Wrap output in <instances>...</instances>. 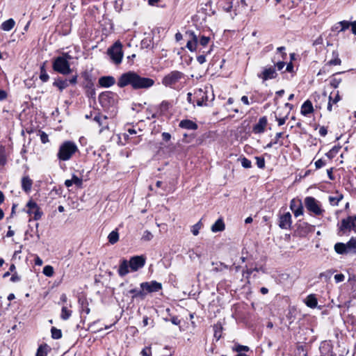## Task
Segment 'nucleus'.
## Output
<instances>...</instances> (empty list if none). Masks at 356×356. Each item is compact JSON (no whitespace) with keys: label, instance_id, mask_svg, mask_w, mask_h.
<instances>
[{"label":"nucleus","instance_id":"53","mask_svg":"<svg viewBox=\"0 0 356 356\" xmlns=\"http://www.w3.org/2000/svg\"><path fill=\"white\" fill-rule=\"evenodd\" d=\"M339 24L341 26V31H343L348 29L350 26L351 22H349L348 21H341Z\"/></svg>","mask_w":356,"mask_h":356},{"label":"nucleus","instance_id":"7","mask_svg":"<svg viewBox=\"0 0 356 356\" xmlns=\"http://www.w3.org/2000/svg\"><path fill=\"white\" fill-rule=\"evenodd\" d=\"M108 55L115 65L120 64L123 58L122 45L121 42L117 41L108 48Z\"/></svg>","mask_w":356,"mask_h":356},{"label":"nucleus","instance_id":"45","mask_svg":"<svg viewBox=\"0 0 356 356\" xmlns=\"http://www.w3.org/2000/svg\"><path fill=\"white\" fill-rule=\"evenodd\" d=\"M98 323V321H95L89 325L88 330H90L92 332L97 333L98 332H100L103 330L102 327H97L96 325Z\"/></svg>","mask_w":356,"mask_h":356},{"label":"nucleus","instance_id":"17","mask_svg":"<svg viewBox=\"0 0 356 356\" xmlns=\"http://www.w3.org/2000/svg\"><path fill=\"white\" fill-rule=\"evenodd\" d=\"M341 99V98L338 90L332 92L328 97L327 110L332 111V106L337 104Z\"/></svg>","mask_w":356,"mask_h":356},{"label":"nucleus","instance_id":"10","mask_svg":"<svg viewBox=\"0 0 356 356\" xmlns=\"http://www.w3.org/2000/svg\"><path fill=\"white\" fill-rule=\"evenodd\" d=\"M116 95L111 91L102 92L99 95V102L103 107H109L115 102Z\"/></svg>","mask_w":356,"mask_h":356},{"label":"nucleus","instance_id":"15","mask_svg":"<svg viewBox=\"0 0 356 356\" xmlns=\"http://www.w3.org/2000/svg\"><path fill=\"white\" fill-rule=\"evenodd\" d=\"M268 120L266 116L259 118V122L255 124L252 128L254 134H262L265 131Z\"/></svg>","mask_w":356,"mask_h":356},{"label":"nucleus","instance_id":"38","mask_svg":"<svg viewBox=\"0 0 356 356\" xmlns=\"http://www.w3.org/2000/svg\"><path fill=\"white\" fill-rule=\"evenodd\" d=\"M47 349L48 346L46 344L40 346L38 348L36 356H47Z\"/></svg>","mask_w":356,"mask_h":356},{"label":"nucleus","instance_id":"16","mask_svg":"<svg viewBox=\"0 0 356 356\" xmlns=\"http://www.w3.org/2000/svg\"><path fill=\"white\" fill-rule=\"evenodd\" d=\"M291 215L289 212H286L280 216L279 226L282 229H289L291 227Z\"/></svg>","mask_w":356,"mask_h":356},{"label":"nucleus","instance_id":"33","mask_svg":"<svg viewBox=\"0 0 356 356\" xmlns=\"http://www.w3.org/2000/svg\"><path fill=\"white\" fill-rule=\"evenodd\" d=\"M340 73H337V74H334L333 76L331 77V79L330 80V86L334 88H338L340 83L341 82V79L337 76Z\"/></svg>","mask_w":356,"mask_h":356},{"label":"nucleus","instance_id":"14","mask_svg":"<svg viewBox=\"0 0 356 356\" xmlns=\"http://www.w3.org/2000/svg\"><path fill=\"white\" fill-rule=\"evenodd\" d=\"M196 104L199 106H206L208 101L207 90L206 88H200L195 92Z\"/></svg>","mask_w":356,"mask_h":356},{"label":"nucleus","instance_id":"47","mask_svg":"<svg viewBox=\"0 0 356 356\" xmlns=\"http://www.w3.org/2000/svg\"><path fill=\"white\" fill-rule=\"evenodd\" d=\"M241 165L244 168H250L252 167L251 161L245 157H243L241 159Z\"/></svg>","mask_w":356,"mask_h":356},{"label":"nucleus","instance_id":"43","mask_svg":"<svg viewBox=\"0 0 356 356\" xmlns=\"http://www.w3.org/2000/svg\"><path fill=\"white\" fill-rule=\"evenodd\" d=\"M343 198V195H340L337 197H332L330 196L329 197V201H330V203L333 205V206H337L339 201L341 200Z\"/></svg>","mask_w":356,"mask_h":356},{"label":"nucleus","instance_id":"4","mask_svg":"<svg viewBox=\"0 0 356 356\" xmlns=\"http://www.w3.org/2000/svg\"><path fill=\"white\" fill-rule=\"evenodd\" d=\"M79 149L75 143L67 140L63 142L59 147L57 157L60 161H68L78 152Z\"/></svg>","mask_w":356,"mask_h":356},{"label":"nucleus","instance_id":"2","mask_svg":"<svg viewBox=\"0 0 356 356\" xmlns=\"http://www.w3.org/2000/svg\"><path fill=\"white\" fill-rule=\"evenodd\" d=\"M146 258L143 255L134 256L128 261L127 259L120 260L119 269L118 270L120 277L127 275L130 270L135 272L143 268L145 264Z\"/></svg>","mask_w":356,"mask_h":356},{"label":"nucleus","instance_id":"62","mask_svg":"<svg viewBox=\"0 0 356 356\" xmlns=\"http://www.w3.org/2000/svg\"><path fill=\"white\" fill-rule=\"evenodd\" d=\"M293 65L291 62L286 64V71L290 73L293 72Z\"/></svg>","mask_w":356,"mask_h":356},{"label":"nucleus","instance_id":"44","mask_svg":"<svg viewBox=\"0 0 356 356\" xmlns=\"http://www.w3.org/2000/svg\"><path fill=\"white\" fill-rule=\"evenodd\" d=\"M275 57L272 60V61L274 63V65L275 67V70L280 71L282 70L284 66L286 65V63L284 62V60H278L277 63H275Z\"/></svg>","mask_w":356,"mask_h":356},{"label":"nucleus","instance_id":"50","mask_svg":"<svg viewBox=\"0 0 356 356\" xmlns=\"http://www.w3.org/2000/svg\"><path fill=\"white\" fill-rule=\"evenodd\" d=\"M153 238V234L148 230L144 232L142 238L145 241H149Z\"/></svg>","mask_w":356,"mask_h":356},{"label":"nucleus","instance_id":"56","mask_svg":"<svg viewBox=\"0 0 356 356\" xmlns=\"http://www.w3.org/2000/svg\"><path fill=\"white\" fill-rule=\"evenodd\" d=\"M325 165V162L323 159H318L315 162V166L319 169Z\"/></svg>","mask_w":356,"mask_h":356},{"label":"nucleus","instance_id":"35","mask_svg":"<svg viewBox=\"0 0 356 356\" xmlns=\"http://www.w3.org/2000/svg\"><path fill=\"white\" fill-rule=\"evenodd\" d=\"M40 79L42 82H47L49 79V76L45 70L44 63L40 67Z\"/></svg>","mask_w":356,"mask_h":356},{"label":"nucleus","instance_id":"9","mask_svg":"<svg viewBox=\"0 0 356 356\" xmlns=\"http://www.w3.org/2000/svg\"><path fill=\"white\" fill-rule=\"evenodd\" d=\"M257 76L264 83L268 80L276 79L278 76V73L275 66L266 65L261 67V72L257 73Z\"/></svg>","mask_w":356,"mask_h":356},{"label":"nucleus","instance_id":"63","mask_svg":"<svg viewBox=\"0 0 356 356\" xmlns=\"http://www.w3.org/2000/svg\"><path fill=\"white\" fill-rule=\"evenodd\" d=\"M197 60L200 64H203L206 62V57L204 55H200L197 57Z\"/></svg>","mask_w":356,"mask_h":356},{"label":"nucleus","instance_id":"36","mask_svg":"<svg viewBox=\"0 0 356 356\" xmlns=\"http://www.w3.org/2000/svg\"><path fill=\"white\" fill-rule=\"evenodd\" d=\"M129 293L130 294H132L133 298L137 297H144L145 296V293L143 291L142 289L140 290H138L137 289H132L129 291Z\"/></svg>","mask_w":356,"mask_h":356},{"label":"nucleus","instance_id":"48","mask_svg":"<svg viewBox=\"0 0 356 356\" xmlns=\"http://www.w3.org/2000/svg\"><path fill=\"white\" fill-rule=\"evenodd\" d=\"M255 159L257 161V165L258 168H264L265 167V160L263 157H260V156H256L255 157Z\"/></svg>","mask_w":356,"mask_h":356},{"label":"nucleus","instance_id":"24","mask_svg":"<svg viewBox=\"0 0 356 356\" xmlns=\"http://www.w3.org/2000/svg\"><path fill=\"white\" fill-rule=\"evenodd\" d=\"M82 184V179L79 178L76 175H73L71 179H67L65 181V185L67 187H70L73 184H75L76 186H81Z\"/></svg>","mask_w":356,"mask_h":356},{"label":"nucleus","instance_id":"3","mask_svg":"<svg viewBox=\"0 0 356 356\" xmlns=\"http://www.w3.org/2000/svg\"><path fill=\"white\" fill-rule=\"evenodd\" d=\"M72 59V56L67 53L63 54L60 56L56 57L53 61V69L54 71L67 75L72 72L69 60Z\"/></svg>","mask_w":356,"mask_h":356},{"label":"nucleus","instance_id":"12","mask_svg":"<svg viewBox=\"0 0 356 356\" xmlns=\"http://www.w3.org/2000/svg\"><path fill=\"white\" fill-rule=\"evenodd\" d=\"M26 212L29 216H33V220H38L41 218L42 212L40 211L38 205L33 201L30 200L26 204Z\"/></svg>","mask_w":356,"mask_h":356},{"label":"nucleus","instance_id":"18","mask_svg":"<svg viewBox=\"0 0 356 356\" xmlns=\"http://www.w3.org/2000/svg\"><path fill=\"white\" fill-rule=\"evenodd\" d=\"M98 83L103 88H109L115 83V79L112 76H104L99 79Z\"/></svg>","mask_w":356,"mask_h":356},{"label":"nucleus","instance_id":"28","mask_svg":"<svg viewBox=\"0 0 356 356\" xmlns=\"http://www.w3.org/2000/svg\"><path fill=\"white\" fill-rule=\"evenodd\" d=\"M346 246L347 247L348 252L356 253V238H351L350 241L346 243Z\"/></svg>","mask_w":356,"mask_h":356},{"label":"nucleus","instance_id":"55","mask_svg":"<svg viewBox=\"0 0 356 356\" xmlns=\"http://www.w3.org/2000/svg\"><path fill=\"white\" fill-rule=\"evenodd\" d=\"M142 356H150L151 355V348L146 347L143 348L141 351Z\"/></svg>","mask_w":356,"mask_h":356},{"label":"nucleus","instance_id":"22","mask_svg":"<svg viewBox=\"0 0 356 356\" xmlns=\"http://www.w3.org/2000/svg\"><path fill=\"white\" fill-rule=\"evenodd\" d=\"M225 223H224L222 219L219 218L211 226V229L213 232H218L223 231L225 229Z\"/></svg>","mask_w":356,"mask_h":356},{"label":"nucleus","instance_id":"34","mask_svg":"<svg viewBox=\"0 0 356 356\" xmlns=\"http://www.w3.org/2000/svg\"><path fill=\"white\" fill-rule=\"evenodd\" d=\"M172 106L170 102L168 101H163L159 105V110L161 113L163 114L167 112L169 108Z\"/></svg>","mask_w":356,"mask_h":356},{"label":"nucleus","instance_id":"31","mask_svg":"<svg viewBox=\"0 0 356 356\" xmlns=\"http://www.w3.org/2000/svg\"><path fill=\"white\" fill-rule=\"evenodd\" d=\"M72 315V311L67 306H63L61 309L60 318L66 321L70 318Z\"/></svg>","mask_w":356,"mask_h":356},{"label":"nucleus","instance_id":"49","mask_svg":"<svg viewBox=\"0 0 356 356\" xmlns=\"http://www.w3.org/2000/svg\"><path fill=\"white\" fill-rule=\"evenodd\" d=\"M106 119L107 118L106 116H102L100 115H97L94 118V120L97 122L99 126H103V121L106 120Z\"/></svg>","mask_w":356,"mask_h":356},{"label":"nucleus","instance_id":"29","mask_svg":"<svg viewBox=\"0 0 356 356\" xmlns=\"http://www.w3.org/2000/svg\"><path fill=\"white\" fill-rule=\"evenodd\" d=\"M108 242L111 244L116 243L119 240V234L118 229L112 231L108 236Z\"/></svg>","mask_w":356,"mask_h":356},{"label":"nucleus","instance_id":"51","mask_svg":"<svg viewBox=\"0 0 356 356\" xmlns=\"http://www.w3.org/2000/svg\"><path fill=\"white\" fill-rule=\"evenodd\" d=\"M285 47H280L277 49V53L280 54V57L282 60H285L286 58V53L285 52Z\"/></svg>","mask_w":356,"mask_h":356},{"label":"nucleus","instance_id":"58","mask_svg":"<svg viewBox=\"0 0 356 356\" xmlns=\"http://www.w3.org/2000/svg\"><path fill=\"white\" fill-rule=\"evenodd\" d=\"M319 134L321 135V136H325L327 134V128L325 127H321L320 129H319Z\"/></svg>","mask_w":356,"mask_h":356},{"label":"nucleus","instance_id":"37","mask_svg":"<svg viewBox=\"0 0 356 356\" xmlns=\"http://www.w3.org/2000/svg\"><path fill=\"white\" fill-rule=\"evenodd\" d=\"M332 54H333L334 58H332L330 61H328L327 64L329 65H340L341 61V59L338 57V53L336 51H333Z\"/></svg>","mask_w":356,"mask_h":356},{"label":"nucleus","instance_id":"61","mask_svg":"<svg viewBox=\"0 0 356 356\" xmlns=\"http://www.w3.org/2000/svg\"><path fill=\"white\" fill-rule=\"evenodd\" d=\"M77 74L72 76L71 79L68 80V83H70V84L75 85L77 83Z\"/></svg>","mask_w":356,"mask_h":356},{"label":"nucleus","instance_id":"11","mask_svg":"<svg viewBox=\"0 0 356 356\" xmlns=\"http://www.w3.org/2000/svg\"><path fill=\"white\" fill-rule=\"evenodd\" d=\"M140 289L147 293L158 292L162 289V284L156 281L145 282L140 284Z\"/></svg>","mask_w":356,"mask_h":356},{"label":"nucleus","instance_id":"13","mask_svg":"<svg viewBox=\"0 0 356 356\" xmlns=\"http://www.w3.org/2000/svg\"><path fill=\"white\" fill-rule=\"evenodd\" d=\"M186 35L188 38L186 48L191 51H196L198 44V35L192 31H186Z\"/></svg>","mask_w":356,"mask_h":356},{"label":"nucleus","instance_id":"6","mask_svg":"<svg viewBox=\"0 0 356 356\" xmlns=\"http://www.w3.org/2000/svg\"><path fill=\"white\" fill-rule=\"evenodd\" d=\"M304 203L306 209L314 216H323L325 211L318 200L313 197L308 196L305 198Z\"/></svg>","mask_w":356,"mask_h":356},{"label":"nucleus","instance_id":"21","mask_svg":"<svg viewBox=\"0 0 356 356\" xmlns=\"http://www.w3.org/2000/svg\"><path fill=\"white\" fill-rule=\"evenodd\" d=\"M33 185V181L29 176H24L22 179V188L26 193L30 192Z\"/></svg>","mask_w":356,"mask_h":356},{"label":"nucleus","instance_id":"54","mask_svg":"<svg viewBox=\"0 0 356 356\" xmlns=\"http://www.w3.org/2000/svg\"><path fill=\"white\" fill-rule=\"evenodd\" d=\"M90 312V308L88 307V303L83 302L81 303V313H85L86 314H88Z\"/></svg>","mask_w":356,"mask_h":356},{"label":"nucleus","instance_id":"25","mask_svg":"<svg viewBox=\"0 0 356 356\" xmlns=\"http://www.w3.org/2000/svg\"><path fill=\"white\" fill-rule=\"evenodd\" d=\"M15 25V20L13 19L10 18V19L3 22L1 25V28L2 30H3L5 31H9L13 29Z\"/></svg>","mask_w":356,"mask_h":356},{"label":"nucleus","instance_id":"1","mask_svg":"<svg viewBox=\"0 0 356 356\" xmlns=\"http://www.w3.org/2000/svg\"><path fill=\"white\" fill-rule=\"evenodd\" d=\"M154 80L140 76L134 71H129L120 75L117 85L119 88L131 86L133 90H147L154 85Z\"/></svg>","mask_w":356,"mask_h":356},{"label":"nucleus","instance_id":"30","mask_svg":"<svg viewBox=\"0 0 356 356\" xmlns=\"http://www.w3.org/2000/svg\"><path fill=\"white\" fill-rule=\"evenodd\" d=\"M7 162V156L6 148L3 145H0V166H3Z\"/></svg>","mask_w":356,"mask_h":356},{"label":"nucleus","instance_id":"26","mask_svg":"<svg viewBox=\"0 0 356 356\" xmlns=\"http://www.w3.org/2000/svg\"><path fill=\"white\" fill-rule=\"evenodd\" d=\"M347 247L346 246V243H337L334 245V250L339 254H348Z\"/></svg>","mask_w":356,"mask_h":356},{"label":"nucleus","instance_id":"59","mask_svg":"<svg viewBox=\"0 0 356 356\" xmlns=\"http://www.w3.org/2000/svg\"><path fill=\"white\" fill-rule=\"evenodd\" d=\"M40 140L42 141V143H46L49 141V139H48V135L46 134L44 132H42L41 134H40Z\"/></svg>","mask_w":356,"mask_h":356},{"label":"nucleus","instance_id":"52","mask_svg":"<svg viewBox=\"0 0 356 356\" xmlns=\"http://www.w3.org/2000/svg\"><path fill=\"white\" fill-rule=\"evenodd\" d=\"M253 273V270L250 268H247L245 270L243 271V277L247 280V282H249V278L250 275Z\"/></svg>","mask_w":356,"mask_h":356},{"label":"nucleus","instance_id":"32","mask_svg":"<svg viewBox=\"0 0 356 356\" xmlns=\"http://www.w3.org/2000/svg\"><path fill=\"white\" fill-rule=\"evenodd\" d=\"M293 200L291 202L290 207H291V209L293 211L294 216L296 217H298L299 216L302 215L303 214V207H302V204L300 203L299 205L296 207V209H294L293 207Z\"/></svg>","mask_w":356,"mask_h":356},{"label":"nucleus","instance_id":"23","mask_svg":"<svg viewBox=\"0 0 356 356\" xmlns=\"http://www.w3.org/2000/svg\"><path fill=\"white\" fill-rule=\"evenodd\" d=\"M53 86L57 87L58 90L62 92L64 89L68 87V80L67 79H61L60 78L56 79L53 83Z\"/></svg>","mask_w":356,"mask_h":356},{"label":"nucleus","instance_id":"60","mask_svg":"<svg viewBox=\"0 0 356 356\" xmlns=\"http://www.w3.org/2000/svg\"><path fill=\"white\" fill-rule=\"evenodd\" d=\"M162 138L163 140L168 142L171 139V135L168 132H163L162 134Z\"/></svg>","mask_w":356,"mask_h":356},{"label":"nucleus","instance_id":"42","mask_svg":"<svg viewBox=\"0 0 356 356\" xmlns=\"http://www.w3.org/2000/svg\"><path fill=\"white\" fill-rule=\"evenodd\" d=\"M210 41V38L204 35H198V44L202 47L207 46Z\"/></svg>","mask_w":356,"mask_h":356},{"label":"nucleus","instance_id":"8","mask_svg":"<svg viewBox=\"0 0 356 356\" xmlns=\"http://www.w3.org/2000/svg\"><path fill=\"white\" fill-rule=\"evenodd\" d=\"M184 77L181 72L174 70L166 74L162 79V83L170 88H173L181 79Z\"/></svg>","mask_w":356,"mask_h":356},{"label":"nucleus","instance_id":"39","mask_svg":"<svg viewBox=\"0 0 356 356\" xmlns=\"http://www.w3.org/2000/svg\"><path fill=\"white\" fill-rule=\"evenodd\" d=\"M51 337L54 339H59L62 337V332L60 330L52 327L51 329Z\"/></svg>","mask_w":356,"mask_h":356},{"label":"nucleus","instance_id":"19","mask_svg":"<svg viewBox=\"0 0 356 356\" xmlns=\"http://www.w3.org/2000/svg\"><path fill=\"white\" fill-rule=\"evenodd\" d=\"M179 126L188 130H196L198 128L197 124L191 120H183L179 122Z\"/></svg>","mask_w":356,"mask_h":356},{"label":"nucleus","instance_id":"20","mask_svg":"<svg viewBox=\"0 0 356 356\" xmlns=\"http://www.w3.org/2000/svg\"><path fill=\"white\" fill-rule=\"evenodd\" d=\"M314 111L312 102L309 100L305 101L301 106V113L306 116Z\"/></svg>","mask_w":356,"mask_h":356},{"label":"nucleus","instance_id":"64","mask_svg":"<svg viewBox=\"0 0 356 356\" xmlns=\"http://www.w3.org/2000/svg\"><path fill=\"white\" fill-rule=\"evenodd\" d=\"M350 26L353 33L356 35V21L351 22Z\"/></svg>","mask_w":356,"mask_h":356},{"label":"nucleus","instance_id":"40","mask_svg":"<svg viewBox=\"0 0 356 356\" xmlns=\"http://www.w3.org/2000/svg\"><path fill=\"white\" fill-rule=\"evenodd\" d=\"M42 273L47 277H52L54 273V268L51 266H45L43 268Z\"/></svg>","mask_w":356,"mask_h":356},{"label":"nucleus","instance_id":"27","mask_svg":"<svg viewBox=\"0 0 356 356\" xmlns=\"http://www.w3.org/2000/svg\"><path fill=\"white\" fill-rule=\"evenodd\" d=\"M305 303L307 307L310 308H315L318 304V301L316 298L315 297V295H309L306 298Z\"/></svg>","mask_w":356,"mask_h":356},{"label":"nucleus","instance_id":"41","mask_svg":"<svg viewBox=\"0 0 356 356\" xmlns=\"http://www.w3.org/2000/svg\"><path fill=\"white\" fill-rule=\"evenodd\" d=\"M202 222L200 220L196 224L192 226L191 227V232L194 236H197L199 234L200 229L202 228Z\"/></svg>","mask_w":356,"mask_h":356},{"label":"nucleus","instance_id":"5","mask_svg":"<svg viewBox=\"0 0 356 356\" xmlns=\"http://www.w3.org/2000/svg\"><path fill=\"white\" fill-rule=\"evenodd\" d=\"M353 230L356 232V216H350L341 221L338 235L343 236Z\"/></svg>","mask_w":356,"mask_h":356},{"label":"nucleus","instance_id":"46","mask_svg":"<svg viewBox=\"0 0 356 356\" xmlns=\"http://www.w3.org/2000/svg\"><path fill=\"white\" fill-rule=\"evenodd\" d=\"M234 351L238 353H242L241 352L242 351H245V352H247L249 350V347L246 346H242V345H237L236 346L234 349H233Z\"/></svg>","mask_w":356,"mask_h":356},{"label":"nucleus","instance_id":"57","mask_svg":"<svg viewBox=\"0 0 356 356\" xmlns=\"http://www.w3.org/2000/svg\"><path fill=\"white\" fill-rule=\"evenodd\" d=\"M344 275L343 274H337L334 275V280L336 281V282H343L344 280Z\"/></svg>","mask_w":356,"mask_h":356}]
</instances>
